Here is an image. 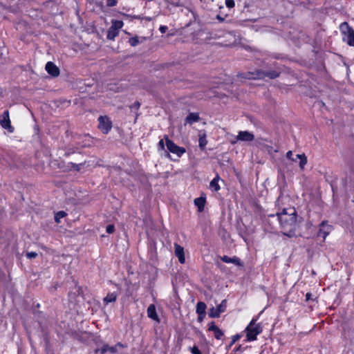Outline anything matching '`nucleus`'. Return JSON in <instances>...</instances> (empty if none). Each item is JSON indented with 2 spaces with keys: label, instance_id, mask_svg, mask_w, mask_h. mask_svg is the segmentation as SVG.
I'll return each instance as SVG.
<instances>
[{
  "label": "nucleus",
  "instance_id": "1",
  "mask_svg": "<svg viewBox=\"0 0 354 354\" xmlns=\"http://www.w3.org/2000/svg\"><path fill=\"white\" fill-rule=\"evenodd\" d=\"M279 220L282 233L289 237L295 236L297 228V214L294 208L285 209L280 214L276 215Z\"/></svg>",
  "mask_w": 354,
  "mask_h": 354
},
{
  "label": "nucleus",
  "instance_id": "2",
  "mask_svg": "<svg viewBox=\"0 0 354 354\" xmlns=\"http://www.w3.org/2000/svg\"><path fill=\"white\" fill-rule=\"evenodd\" d=\"M279 73L276 71H263L262 70H256L253 72H248L243 74L242 77L252 80H261L267 77L270 79H275L279 77Z\"/></svg>",
  "mask_w": 354,
  "mask_h": 354
},
{
  "label": "nucleus",
  "instance_id": "3",
  "mask_svg": "<svg viewBox=\"0 0 354 354\" xmlns=\"http://www.w3.org/2000/svg\"><path fill=\"white\" fill-rule=\"evenodd\" d=\"M246 337L248 341H254L257 339V335L262 332V328L259 324H256L254 320H252L247 326Z\"/></svg>",
  "mask_w": 354,
  "mask_h": 354
},
{
  "label": "nucleus",
  "instance_id": "4",
  "mask_svg": "<svg viewBox=\"0 0 354 354\" xmlns=\"http://www.w3.org/2000/svg\"><path fill=\"white\" fill-rule=\"evenodd\" d=\"M340 27L342 32L345 35L344 40L346 41L349 46H354V30L346 22L342 23Z\"/></svg>",
  "mask_w": 354,
  "mask_h": 354
},
{
  "label": "nucleus",
  "instance_id": "5",
  "mask_svg": "<svg viewBox=\"0 0 354 354\" xmlns=\"http://www.w3.org/2000/svg\"><path fill=\"white\" fill-rule=\"evenodd\" d=\"M166 145L167 149L176 154L178 157H180L184 153H185V149L181 147L177 146L173 141L169 140L167 137H165Z\"/></svg>",
  "mask_w": 354,
  "mask_h": 354
},
{
  "label": "nucleus",
  "instance_id": "6",
  "mask_svg": "<svg viewBox=\"0 0 354 354\" xmlns=\"http://www.w3.org/2000/svg\"><path fill=\"white\" fill-rule=\"evenodd\" d=\"M124 346L121 343H118L113 346H110L108 344H104L102 348L96 349L95 352H100L101 354H106L107 353H109V354H113L117 353L119 349H121Z\"/></svg>",
  "mask_w": 354,
  "mask_h": 354
},
{
  "label": "nucleus",
  "instance_id": "7",
  "mask_svg": "<svg viewBox=\"0 0 354 354\" xmlns=\"http://www.w3.org/2000/svg\"><path fill=\"white\" fill-rule=\"evenodd\" d=\"M99 121V129L102 131L103 133H108L111 129V122L109 118L106 116H100L98 118Z\"/></svg>",
  "mask_w": 354,
  "mask_h": 354
},
{
  "label": "nucleus",
  "instance_id": "8",
  "mask_svg": "<svg viewBox=\"0 0 354 354\" xmlns=\"http://www.w3.org/2000/svg\"><path fill=\"white\" fill-rule=\"evenodd\" d=\"M226 309V300H223L216 308L212 307L209 309V316L210 317H219L221 313Z\"/></svg>",
  "mask_w": 354,
  "mask_h": 354
},
{
  "label": "nucleus",
  "instance_id": "9",
  "mask_svg": "<svg viewBox=\"0 0 354 354\" xmlns=\"http://www.w3.org/2000/svg\"><path fill=\"white\" fill-rule=\"evenodd\" d=\"M254 139V136L247 131H239L237 136L236 137V140L232 141V144H235L236 141H245V142H250L252 141Z\"/></svg>",
  "mask_w": 354,
  "mask_h": 354
},
{
  "label": "nucleus",
  "instance_id": "10",
  "mask_svg": "<svg viewBox=\"0 0 354 354\" xmlns=\"http://www.w3.org/2000/svg\"><path fill=\"white\" fill-rule=\"evenodd\" d=\"M0 124L3 129H8L10 132L13 131L10 125L8 111H4V113L0 115Z\"/></svg>",
  "mask_w": 354,
  "mask_h": 354
},
{
  "label": "nucleus",
  "instance_id": "11",
  "mask_svg": "<svg viewBox=\"0 0 354 354\" xmlns=\"http://www.w3.org/2000/svg\"><path fill=\"white\" fill-rule=\"evenodd\" d=\"M45 68L48 73L52 75L53 77H57L59 75V68L51 62H47Z\"/></svg>",
  "mask_w": 354,
  "mask_h": 354
},
{
  "label": "nucleus",
  "instance_id": "12",
  "mask_svg": "<svg viewBox=\"0 0 354 354\" xmlns=\"http://www.w3.org/2000/svg\"><path fill=\"white\" fill-rule=\"evenodd\" d=\"M174 253L175 255L178 257V261L180 263H184L185 261L184 249L180 245L175 243L174 244Z\"/></svg>",
  "mask_w": 354,
  "mask_h": 354
},
{
  "label": "nucleus",
  "instance_id": "13",
  "mask_svg": "<svg viewBox=\"0 0 354 354\" xmlns=\"http://www.w3.org/2000/svg\"><path fill=\"white\" fill-rule=\"evenodd\" d=\"M321 228L319 230L318 232V236L322 237L324 239H326L327 235L330 232V226L328 225H326L325 221H323L321 225Z\"/></svg>",
  "mask_w": 354,
  "mask_h": 354
},
{
  "label": "nucleus",
  "instance_id": "14",
  "mask_svg": "<svg viewBox=\"0 0 354 354\" xmlns=\"http://www.w3.org/2000/svg\"><path fill=\"white\" fill-rule=\"evenodd\" d=\"M147 315L148 317L151 319L159 322L158 317L156 313V307L153 304L149 305L147 308Z\"/></svg>",
  "mask_w": 354,
  "mask_h": 354
},
{
  "label": "nucleus",
  "instance_id": "15",
  "mask_svg": "<svg viewBox=\"0 0 354 354\" xmlns=\"http://www.w3.org/2000/svg\"><path fill=\"white\" fill-rule=\"evenodd\" d=\"M200 119V117L196 113H189L185 119L186 124H192L194 122H198Z\"/></svg>",
  "mask_w": 354,
  "mask_h": 354
},
{
  "label": "nucleus",
  "instance_id": "16",
  "mask_svg": "<svg viewBox=\"0 0 354 354\" xmlns=\"http://www.w3.org/2000/svg\"><path fill=\"white\" fill-rule=\"evenodd\" d=\"M194 204L197 206L198 212H203L205 207V198L201 196L199 198H195Z\"/></svg>",
  "mask_w": 354,
  "mask_h": 354
},
{
  "label": "nucleus",
  "instance_id": "17",
  "mask_svg": "<svg viewBox=\"0 0 354 354\" xmlns=\"http://www.w3.org/2000/svg\"><path fill=\"white\" fill-rule=\"evenodd\" d=\"M209 330L214 333V336L218 339H220L223 335V333L221 331V330L218 326L214 325V323H212V325L209 327Z\"/></svg>",
  "mask_w": 354,
  "mask_h": 354
},
{
  "label": "nucleus",
  "instance_id": "18",
  "mask_svg": "<svg viewBox=\"0 0 354 354\" xmlns=\"http://www.w3.org/2000/svg\"><path fill=\"white\" fill-rule=\"evenodd\" d=\"M221 260L225 263H232L238 266H241L240 259L236 257L231 258L227 256H223L221 258Z\"/></svg>",
  "mask_w": 354,
  "mask_h": 354
},
{
  "label": "nucleus",
  "instance_id": "19",
  "mask_svg": "<svg viewBox=\"0 0 354 354\" xmlns=\"http://www.w3.org/2000/svg\"><path fill=\"white\" fill-rule=\"evenodd\" d=\"M145 37H138L137 36L131 37L129 39V44L131 46H136L139 44L143 43L145 41Z\"/></svg>",
  "mask_w": 354,
  "mask_h": 354
},
{
  "label": "nucleus",
  "instance_id": "20",
  "mask_svg": "<svg viewBox=\"0 0 354 354\" xmlns=\"http://www.w3.org/2000/svg\"><path fill=\"white\" fill-rule=\"evenodd\" d=\"M220 180V177L218 174L216 176V177L210 182L209 187L215 192H218L220 189V186L218 185V181Z\"/></svg>",
  "mask_w": 354,
  "mask_h": 354
},
{
  "label": "nucleus",
  "instance_id": "21",
  "mask_svg": "<svg viewBox=\"0 0 354 354\" xmlns=\"http://www.w3.org/2000/svg\"><path fill=\"white\" fill-rule=\"evenodd\" d=\"M297 159H300L299 166L301 169H304V166L307 163V158L305 154H297L295 159H292V161L296 162Z\"/></svg>",
  "mask_w": 354,
  "mask_h": 354
},
{
  "label": "nucleus",
  "instance_id": "22",
  "mask_svg": "<svg viewBox=\"0 0 354 354\" xmlns=\"http://www.w3.org/2000/svg\"><path fill=\"white\" fill-rule=\"evenodd\" d=\"M118 33L119 30L110 27L107 32V39L113 40L118 35Z\"/></svg>",
  "mask_w": 354,
  "mask_h": 354
},
{
  "label": "nucleus",
  "instance_id": "23",
  "mask_svg": "<svg viewBox=\"0 0 354 354\" xmlns=\"http://www.w3.org/2000/svg\"><path fill=\"white\" fill-rule=\"evenodd\" d=\"M117 295L115 293H109L104 298V302L107 304L109 303L115 301Z\"/></svg>",
  "mask_w": 354,
  "mask_h": 354
},
{
  "label": "nucleus",
  "instance_id": "24",
  "mask_svg": "<svg viewBox=\"0 0 354 354\" xmlns=\"http://www.w3.org/2000/svg\"><path fill=\"white\" fill-rule=\"evenodd\" d=\"M206 305L204 302H198L196 306V313L198 315H203L205 313Z\"/></svg>",
  "mask_w": 354,
  "mask_h": 354
},
{
  "label": "nucleus",
  "instance_id": "25",
  "mask_svg": "<svg viewBox=\"0 0 354 354\" xmlns=\"http://www.w3.org/2000/svg\"><path fill=\"white\" fill-rule=\"evenodd\" d=\"M198 142L200 148L201 149H203L207 143V141L206 140V136L205 133H203V135H200Z\"/></svg>",
  "mask_w": 354,
  "mask_h": 354
},
{
  "label": "nucleus",
  "instance_id": "26",
  "mask_svg": "<svg viewBox=\"0 0 354 354\" xmlns=\"http://www.w3.org/2000/svg\"><path fill=\"white\" fill-rule=\"evenodd\" d=\"M123 26V22L120 20H113L112 21L111 28H114L115 30H118L120 31V30Z\"/></svg>",
  "mask_w": 354,
  "mask_h": 354
},
{
  "label": "nucleus",
  "instance_id": "27",
  "mask_svg": "<svg viewBox=\"0 0 354 354\" xmlns=\"http://www.w3.org/2000/svg\"><path fill=\"white\" fill-rule=\"evenodd\" d=\"M66 213L64 211L58 212L55 216V220L57 223H60V219L66 216Z\"/></svg>",
  "mask_w": 354,
  "mask_h": 354
},
{
  "label": "nucleus",
  "instance_id": "28",
  "mask_svg": "<svg viewBox=\"0 0 354 354\" xmlns=\"http://www.w3.org/2000/svg\"><path fill=\"white\" fill-rule=\"evenodd\" d=\"M86 161H84L80 164L71 163V167L77 171H79L81 169V167L85 164Z\"/></svg>",
  "mask_w": 354,
  "mask_h": 354
},
{
  "label": "nucleus",
  "instance_id": "29",
  "mask_svg": "<svg viewBox=\"0 0 354 354\" xmlns=\"http://www.w3.org/2000/svg\"><path fill=\"white\" fill-rule=\"evenodd\" d=\"M37 253L35 252H28L26 253V257L28 259H33L37 257Z\"/></svg>",
  "mask_w": 354,
  "mask_h": 354
},
{
  "label": "nucleus",
  "instance_id": "30",
  "mask_svg": "<svg viewBox=\"0 0 354 354\" xmlns=\"http://www.w3.org/2000/svg\"><path fill=\"white\" fill-rule=\"evenodd\" d=\"M115 230V227L113 225H109L106 226V231L109 234H112Z\"/></svg>",
  "mask_w": 354,
  "mask_h": 354
},
{
  "label": "nucleus",
  "instance_id": "31",
  "mask_svg": "<svg viewBox=\"0 0 354 354\" xmlns=\"http://www.w3.org/2000/svg\"><path fill=\"white\" fill-rule=\"evenodd\" d=\"M117 1L116 0H107L106 1V6L109 7H113L116 6Z\"/></svg>",
  "mask_w": 354,
  "mask_h": 354
},
{
  "label": "nucleus",
  "instance_id": "32",
  "mask_svg": "<svg viewBox=\"0 0 354 354\" xmlns=\"http://www.w3.org/2000/svg\"><path fill=\"white\" fill-rule=\"evenodd\" d=\"M225 5L227 8H233L234 6V2L233 0H225Z\"/></svg>",
  "mask_w": 354,
  "mask_h": 354
},
{
  "label": "nucleus",
  "instance_id": "33",
  "mask_svg": "<svg viewBox=\"0 0 354 354\" xmlns=\"http://www.w3.org/2000/svg\"><path fill=\"white\" fill-rule=\"evenodd\" d=\"M240 337H241V335H238V334H237V335H234V336L232 337V342H231V344H230V346H231L232 344H234L237 340H239V338H240Z\"/></svg>",
  "mask_w": 354,
  "mask_h": 354
},
{
  "label": "nucleus",
  "instance_id": "34",
  "mask_svg": "<svg viewBox=\"0 0 354 354\" xmlns=\"http://www.w3.org/2000/svg\"><path fill=\"white\" fill-rule=\"evenodd\" d=\"M140 104L139 102H135L131 106L130 108L131 109H136L138 110L139 108H140Z\"/></svg>",
  "mask_w": 354,
  "mask_h": 354
},
{
  "label": "nucleus",
  "instance_id": "35",
  "mask_svg": "<svg viewBox=\"0 0 354 354\" xmlns=\"http://www.w3.org/2000/svg\"><path fill=\"white\" fill-rule=\"evenodd\" d=\"M192 353L193 354H201V351H199L197 346H194L193 348H192Z\"/></svg>",
  "mask_w": 354,
  "mask_h": 354
},
{
  "label": "nucleus",
  "instance_id": "36",
  "mask_svg": "<svg viewBox=\"0 0 354 354\" xmlns=\"http://www.w3.org/2000/svg\"><path fill=\"white\" fill-rule=\"evenodd\" d=\"M158 147L160 149L164 150L165 149V145L163 140H160L158 142Z\"/></svg>",
  "mask_w": 354,
  "mask_h": 354
},
{
  "label": "nucleus",
  "instance_id": "37",
  "mask_svg": "<svg viewBox=\"0 0 354 354\" xmlns=\"http://www.w3.org/2000/svg\"><path fill=\"white\" fill-rule=\"evenodd\" d=\"M160 31L162 32V33H165L166 32L167 30V27L165 26H161L159 28Z\"/></svg>",
  "mask_w": 354,
  "mask_h": 354
},
{
  "label": "nucleus",
  "instance_id": "38",
  "mask_svg": "<svg viewBox=\"0 0 354 354\" xmlns=\"http://www.w3.org/2000/svg\"><path fill=\"white\" fill-rule=\"evenodd\" d=\"M292 152L291 151H288L286 153V157L289 159H293L292 158Z\"/></svg>",
  "mask_w": 354,
  "mask_h": 354
},
{
  "label": "nucleus",
  "instance_id": "39",
  "mask_svg": "<svg viewBox=\"0 0 354 354\" xmlns=\"http://www.w3.org/2000/svg\"><path fill=\"white\" fill-rule=\"evenodd\" d=\"M310 299H311V294L308 292L306 295V301H309Z\"/></svg>",
  "mask_w": 354,
  "mask_h": 354
},
{
  "label": "nucleus",
  "instance_id": "40",
  "mask_svg": "<svg viewBox=\"0 0 354 354\" xmlns=\"http://www.w3.org/2000/svg\"><path fill=\"white\" fill-rule=\"evenodd\" d=\"M236 351H241V346H239L238 348H236Z\"/></svg>",
  "mask_w": 354,
  "mask_h": 354
},
{
  "label": "nucleus",
  "instance_id": "41",
  "mask_svg": "<svg viewBox=\"0 0 354 354\" xmlns=\"http://www.w3.org/2000/svg\"><path fill=\"white\" fill-rule=\"evenodd\" d=\"M167 1L174 3L176 0H167Z\"/></svg>",
  "mask_w": 354,
  "mask_h": 354
},
{
  "label": "nucleus",
  "instance_id": "42",
  "mask_svg": "<svg viewBox=\"0 0 354 354\" xmlns=\"http://www.w3.org/2000/svg\"><path fill=\"white\" fill-rule=\"evenodd\" d=\"M217 18L221 21L223 20V18H221L219 15L217 16Z\"/></svg>",
  "mask_w": 354,
  "mask_h": 354
}]
</instances>
